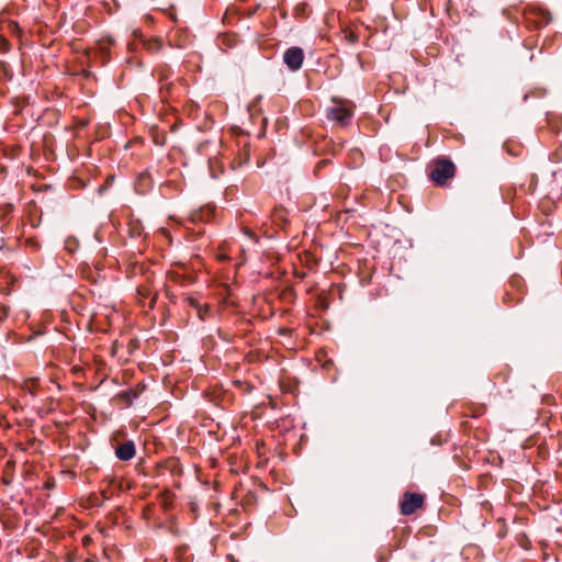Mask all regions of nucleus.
Masks as SVG:
<instances>
[{
  "label": "nucleus",
  "mask_w": 562,
  "mask_h": 562,
  "mask_svg": "<svg viewBox=\"0 0 562 562\" xmlns=\"http://www.w3.org/2000/svg\"><path fill=\"white\" fill-rule=\"evenodd\" d=\"M198 316L201 318V319H204L205 318V314L207 313V307H202L200 306L198 310Z\"/></svg>",
  "instance_id": "nucleus-16"
},
{
  "label": "nucleus",
  "mask_w": 562,
  "mask_h": 562,
  "mask_svg": "<svg viewBox=\"0 0 562 562\" xmlns=\"http://www.w3.org/2000/svg\"><path fill=\"white\" fill-rule=\"evenodd\" d=\"M214 214H215V206L205 205V206H202L199 211L194 212L191 215V220L193 222H207L213 218Z\"/></svg>",
  "instance_id": "nucleus-6"
},
{
  "label": "nucleus",
  "mask_w": 562,
  "mask_h": 562,
  "mask_svg": "<svg viewBox=\"0 0 562 562\" xmlns=\"http://www.w3.org/2000/svg\"><path fill=\"white\" fill-rule=\"evenodd\" d=\"M150 177L148 173H140L138 177V187L144 186L147 187L150 183Z\"/></svg>",
  "instance_id": "nucleus-12"
},
{
  "label": "nucleus",
  "mask_w": 562,
  "mask_h": 562,
  "mask_svg": "<svg viewBox=\"0 0 562 562\" xmlns=\"http://www.w3.org/2000/svg\"><path fill=\"white\" fill-rule=\"evenodd\" d=\"M137 294L139 296V302L143 303V300L147 297H151L149 302V307L153 308L156 302L157 294H153L151 290L147 285H140L137 288Z\"/></svg>",
  "instance_id": "nucleus-9"
},
{
  "label": "nucleus",
  "mask_w": 562,
  "mask_h": 562,
  "mask_svg": "<svg viewBox=\"0 0 562 562\" xmlns=\"http://www.w3.org/2000/svg\"><path fill=\"white\" fill-rule=\"evenodd\" d=\"M160 498L164 509L169 510L173 504L175 495L170 491L166 490L161 493Z\"/></svg>",
  "instance_id": "nucleus-11"
},
{
  "label": "nucleus",
  "mask_w": 562,
  "mask_h": 562,
  "mask_svg": "<svg viewBox=\"0 0 562 562\" xmlns=\"http://www.w3.org/2000/svg\"><path fill=\"white\" fill-rule=\"evenodd\" d=\"M303 60L304 53L300 47H290L283 54V61L292 71L299 70L303 65Z\"/></svg>",
  "instance_id": "nucleus-4"
},
{
  "label": "nucleus",
  "mask_w": 562,
  "mask_h": 562,
  "mask_svg": "<svg viewBox=\"0 0 562 562\" xmlns=\"http://www.w3.org/2000/svg\"><path fill=\"white\" fill-rule=\"evenodd\" d=\"M186 301H187V303H188L191 307H193V308H195V310H198V308L201 306V305H200V303H199V301H198L195 297H193V296H188V297L186 299Z\"/></svg>",
  "instance_id": "nucleus-14"
},
{
  "label": "nucleus",
  "mask_w": 562,
  "mask_h": 562,
  "mask_svg": "<svg viewBox=\"0 0 562 562\" xmlns=\"http://www.w3.org/2000/svg\"><path fill=\"white\" fill-rule=\"evenodd\" d=\"M425 497L423 494L415 492H405L400 503V512L404 516L414 514L417 509L423 508Z\"/></svg>",
  "instance_id": "nucleus-3"
},
{
  "label": "nucleus",
  "mask_w": 562,
  "mask_h": 562,
  "mask_svg": "<svg viewBox=\"0 0 562 562\" xmlns=\"http://www.w3.org/2000/svg\"><path fill=\"white\" fill-rule=\"evenodd\" d=\"M331 101L333 106L327 110L328 120L336 122L340 126H347L350 124L355 110L353 103L348 100H338L336 98Z\"/></svg>",
  "instance_id": "nucleus-1"
},
{
  "label": "nucleus",
  "mask_w": 562,
  "mask_h": 562,
  "mask_svg": "<svg viewBox=\"0 0 562 562\" xmlns=\"http://www.w3.org/2000/svg\"><path fill=\"white\" fill-rule=\"evenodd\" d=\"M83 562H97V559L94 557L93 558H88Z\"/></svg>",
  "instance_id": "nucleus-18"
},
{
  "label": "nucleus",
  "mask_w": 562,
  "mask_h": 562,
  "mask_svg": "<svg viewBox=\"0 0 562 562\" xmlns=\"http://www.w3.org/2000/svg\"><path fill=\"white\" fill-rule=\"evenodd\" d=\"M271 221L276 226L285 228L286 224L289 223L288 211L284 207H276L272 211Z\"/></svg>",
  "instance_id": "nucleus-7"
},
{
  "label": "nucleus",
  "mask_w": 562,
  "mask_h": 562,
  "mask_svg": "<svg viewBox=\"0 0 562 562\" xmlns=\"http://www.w3.org/2000/svg\"><path fill=\"white\" fill-rule=\"evenodd\" d=\"M136 449L133 441L128 440L115 449V456L122 461H128L135 457Z\"/></svg>",
  "instance_id": "nucleus-5"
},
{
  "label": "nucleus",
  "mask_w": 562,
  "mask_h": 562,
  "mask_svg": "<svg viewBox=\"0 0 562 562\" xmlns=\"http://www.w3.org/2000/svg\"><path fill=\"white\" fill-rule=\"evenodd\" d=\"M169 77H170L169 71L166 69H162L159 72L158 80L160 83V93L162 94V98H166V95L169 93V91L172 87V82L168 81Z\"/></svg>",
  "instance_id": "nucleus-8"
},
{
  "label": "nucleus",
  "mask_w": 562,
  "mask_h": 562,
  "mask_svg": "<svg viewBox=\"0 0 562 562\" xmlns=\"http://www.w3.org/2000/svg\"><path fill=\"white\" fill-rule=\"evenodd\" d=\"M143 45L150 53L158 52L162 47V43L159 38L146 40L144 41Z\"/></svg>",
  "instance_id": "nucleus-10"
},
{
  "label": "nucleus",
  "mask_w": 562,
  "mask_h": 562,
  "mask_svg": "<svg viewBox=\"0 0 562 562\" xmlns=\"http://www.w3.org/2000/svg\"><path fill=\"white\" fill-rule=\"evenodd\" d=\"M30 384L31 385L27 384V387H29L30 392L32 394H35L37 385H38V381L37 380H32V381H30Z\"/></svg>",
  "instance_id": "nucleus-15"
},
{
  "label": "nucleus",
  "mask_w": 562,
  "mask_h": 562,
  "mask_svg": "<svg viewBox=\"0 0 562 562\" xmlns=\"http://www.w3.org/2000/svg\"><path fill=\"white\" fill-rule=\"evenodd\" d=\"M90 542H91V538L90 537H88V536L83 537L82 543H83L85 547H88L90 544Z\"/></svg>",
  "instance_id": "nucleus-17"
},
{
  "label": "nucleus",
  "mask_w": 562,
  "mask_h": 562,
  "mask_svg": "<svg viewBox=\"0 0 562 562\" xmlns=\"http://www.w3.org/2000/svg\"><path fill=\"white\" fill-rule=\"evenodd\" d=\"M456 175L454 164L447 158H439L432 161L429 177L438 186H445Z\"/></svg>",
  "instance_id": "nucleus-2"
},
{
  "label": "nucleus",
  "mask_w": 562,
  "mask_h": 562,
  "mask_svg": "<svg viewBox=\"0 0 562 562\" xmlns=\"http://www.w3.org/2000/svg\"><path fill=\"white\" fill-rule=\"evenodd\" d=\"M305 11H306V4L305 3H300L295 7L294 9V14L295 15H304L305 14Z\"/></svg>",
  "instance_id": "nucleus-13"
}]
</instances>
